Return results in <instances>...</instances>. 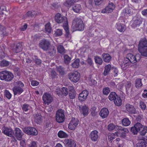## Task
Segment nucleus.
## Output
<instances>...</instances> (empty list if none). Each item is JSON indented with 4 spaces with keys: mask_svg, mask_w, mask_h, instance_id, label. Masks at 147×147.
Wrapping results in <instances>:
<instances>
[{
    "mask_svg": "<svg viewBox=\"0 0 147 147\" xmlns=\"http://www.w3.org/2000/svg\"><path fill=\"white\" fill-rule=\"evenodd\" d=\"M9 64V62L5 60H3L0 63V66L2 67H7Z\"/></svg>",
    "mask_w": 147,
    "mask_h": 147,
    "instance_id": "46",
    "label": "nucleus"
},
{
    "mask_svg": "<svg viewBox=\"0 0 147 147\" xmlns=\"http://www.w3.org/2000/svg\"><path fill=\"white\" fill-rule=\"evenodd\" d=\"M110 92V88L108 87L104 88L103 89V94L105 95H107Z\"/></svg>",
    "mask_w": 147,
    "mask_h": 147,
    "instance_id": "53",
    "label": "nucleus"
},
{
    "mask_svg": "<svg viewBox=\"0 0 147 147\" xmlns=\"http://www.w3.org/2000/svg\"><path fill=\"white\" fill-rule=\"evenodd\" d=\"M143 126L140 123H138L135 124L134 126L131 127L130 131L134 134H136Z\"/></svg>",
    "mask_w": 147,
    "mask_h": 147,
    "instance_id": "10",
    "label": "nucleus"
},
{
    "mask_svg": "<svg viewBox=\"0 0 147 147\" xmlns=\"http://www.w3.org/2000/svg\"><path fill=\"white\" fill-rule=\"evenodd\" d=\"M138 50L142 55L147 57V48L139 49Z\"/></svg>",
    "mask_w": 147,
    "mask_h": 147,
    "instance_id": "42",
    "label": "nucleus"
},
{
    "mask_svg": "<svg viewBox=\"0 0 147 147\" xmlns=\"http://www.w3.org/2000/svg\"><path fill=\"white\" fill-rule=\"evenodd\" d=\"M132 12L131 9L129 8H127L124 9L123 10V13L124 15H127L131 14Z\"/></svg>",
    "mask_w": 147,
    "mask_h": 147,
    "instance_id": "52",
    "label": "nucleus"
},
{
    "mask_svg": "<svg viewBox=\"0 0 147 147\" xmlns=\"http://www.w3.org/2000/svg\"><path fill=\"white\" fill-rule=\"evenodd\" d=\"M80 110L84 115H87L88 114V109L86 105L79 106Z\"/></svg>",
    "mask_w": 147,
    "mask_h": 147,
    "instance_id": "28",
    "label": "nucleus"
},
{
    "mask_svg": "<svg viewBox=\"0 0 147 147\" xmlns=\"http://www.w3.org/2000/svg\"><path fill=\"white\" fill-rule=\"evenodd\" d=\"M42 99L45 104L49 105L52 102L53 98L51 95L47 93H45L43 95Z\"/></svg>",
    "mask_w": 147,
    "mask_h": 147,
    "instance_id": "8",
    "label": "nucleus"
},
{
    "mask_svg": "<svg viewBox=\"0 0 147 147\" xmlns=\"http://www.w3.org/2000/svg\"><path fill=\"white\" fill-rule=\"evenodd\" d=\"M0 39H2L4 36L7 35L8 33L5 30V28L0 25Z\"/></svg>",
    "mask_w": 147,
    "mask_h": 147,
    "instance_id": "30",
    "label": "nucleus"
},
{
    "mask_svg": "<svg viewBox=\"0 0 147 147\" xmlns=\"http://www.w3.org/2000/svg\"><path fill=\"white\" fill-rule=\"evenodd\" d=\"M139 131L140 132V134L145 135L147 132V127L146 126H143L142 127L140 128Z\"/></svg>",
    "mask_w": 147,
    "mask_h": 147,
    "instance_id": "49",
    "label": "nucleus"
},
{
    "mask_svg": "<svg viewBox=\"0 0 147 147\" xmlns=\"http://www.w3.org/2000/svg\"><path fill=\"white\" fill-rule=\"evenodd\" d=\"M98 133L96 130L93 131L91 132L89 135V137L94 142L97 141L99 137Z\"/></svg>",
    "mask_w": 147,
    "mask_h": 147,
    "instance_id": "18",
    "label": "nucleus"
},
{
    "mask_svg": "<svg viewBox=\"0 0 147 147\" xmlns=\"http://www.w3.org/2000/svg\"><path fill=\"white\" fill-rule=\"evenodd\" d=\"M114 102L115 104L117 106H120L122 105V100L119 96L114 101Z\"/></svg>",
    "mask_w": 147,
    "mask_h": 147,
    "instance_id": "39",
    "label": "nucleus"
},
{
    "mask_svg": "<svg viewBox=\"0 0 147 147\" xmlns=\"http://www.w3.org/2000/svg\"><path fill=\"white\" fill-rule=\"evenodd\" d=\"M45 51H47V53L51 56H54L56 52L55 47L51 45Z\"/></svg>",
    "mask_w": 147,
    "mask_h": 147,
    "instance_id": "19",
    "label": "nucleus"
},
{
    "mask_svg": "<svg viewBox=\"0 0 147 147\" xmlns=\"http://www.w3.org/2000/svg\"><path fill=\"white\" fill-rule=\"evenodd\" d=\"M140 104L141 108L143 110L145 109L146 108L145 104L142 101L140 102Z\"/></svg>",
    "mask_w": 147,
    "mask_h": 147,
    "instance_id": "64",
    "label": "nucleus"
},
{
    "mask_svg": "<svg viewBox=\"0 0 147 147\" xmlns=\"http://www.w3.org/2000/svg\"><path fill=\"white\" fill-rule=\"evenodd\" d=\"M116 126L113 123H111L108 126V128L109 131H111L114 129H116L115 127Z\"/></svg>",
    "mask_w": 147,
    "mask_h": 147,
    "instance_id": "56",
    "label": "nucleus"
},
{
    "mask_svg": "<svg viewBox=\"0 0 147 147\" xmlns=\"http://www.w3.org/2000/svg\"><path fill=\"white\" fill-rule=\"evenodd\" d=\"M102 57L104 62L108 63L110 62L111 59V56L107 53H103L102 55Z\"/></svg>",
    "mask_w": 147,
    "mask_h": 147,
    "instance_id": "23",
    "label": "nucleus"
},
{
    "mask_svg": "<svg viewBox=\"0 0 147 147\" xmlns=\"http://www.w3.org/2000/svg\"><path fill=\"white\" fill-rule=\"evenodd\" d=\"M34 61L36 65L39 66H40L42 63L41 60L38 58H36L34 60Z\"/></svg>",
    "mask_w": 147,
    "mask_h": 147,
    "instance_id": "59",
    "label": "nucleus"
},
{
    "mask_svg": "<svg viewBox=\"0 0 147 147\" xmlns=\"http://www.w3.org/2000/svg\"><path fill=\"white\" fill-rule=\"evenodd\" d=\"M2 132L7 136L10 137L13 136L14 134L11 128L5 126L2 128Z\"/></svg>",
    "mask_w": 147,
    "mask_h": 147,
    "instance_id": "9",
    "label": "nucleus"
},
{
    "mask_svg": "<svg viewBox=\"0 0 147 147\" xmlns=\"http://www.w3.org/2000/svg\"><path fill=\"white\" fill-rule=\"evenodd\" d=\"M111 68V65L109 64L105 66L103 74L104 76H106L109 74Z\"/></svg>",
    "mask_w": 147,
    "mask_h": 147,
    "instance_id": "29",
    "label": "nucleus"
},
{
    "mask_svg": "<svg viewBox=\"0 0 147 147\" xmlns=\"http://www.w3.org/2000/svg\"><path fill=\"white\" fill-rule=\"evenodd\" d=\"M122 122L123 125L124 126H128L131 123L130 121L127 118L123 119H122Z\"/></svg>",
    "mask_w": 147,
    "mask_h": 147,
    "instance_id": "47",
    "label": "nucleus"
},
{
    "mask_svg": "<svg viewBox=\"0 0 147 147\" xmlns=\"http://www.w3.org/2000/svg\"><path fill=\"white\" fill-rule=\"evenodd\" d=\"M13 70L15 72L16 75L18 76L20 75V71L19 68L17 67H15L13 69Z\"/></svg>",
    "mask_w": 147,
    "mask_h": 147,
    "instance_id": "58",
    "label": "nucleus"
},
{
    "mask_svg": "<svg viewBox=\"0 0 147 147\" xmlns=\"http://www.w3.org/2000/svg\"><path fill=\"white\" fill-rule=\"evenodd\" d=\"M80 60L78 59H76L72 64V67L74 68H78L79 66Z\"/></svg>",
    "mask_w": 147,
    "mask_h": 147,
    "instance_id": "48",
    "label": "nucleus"
},
{
    "mask_svg": "<svg viewBox=\"0 0 147 147\" xmlns=\"http://www.w3.org/2000/svg\"><path fill=\"white\" fill-rule=\"evenodd\" d=\"M115 8V6L112 3H109L105 9L102 10V12L103 13H109L112 12Z\"/></svg>",
    "mask_w": 147,
    "mask_h": 147,
    "instance_id": "12",
    "label": "nucleus"
},
{
    "mask_svg": "<svg viewBox=\"0 0 147 147\" xmlns=\"http://www.w3.org/2000/svg\"><path fill=\"white\" fill-rule=\"evenodd\" d=\"M78 122L79 121L78 120H76V121H71L68 125L69 129L71 130H74L78 125Z\"/></svg>",
    "mask_w": 147,
    "mask_h": 147,
    "instance_id": "24",
    "label": "nucleus"
},
{
    "mask_svg": "<svg viewBox=\"0 0 147 147\" xmlns=\"http://www.w3.org/2000/svg\"><path fill=\"white\" fill-rule=\"evenodd\" d=\"M22 108L25 113L27 112L30 108V106L28 104H24L22 105Z\"/></svg>",
    "mask_w": 147,
    "mask_h": 147,
    "instance_id": "44",
    "label": "nucleus"
},
{
    "mask_svg": "<svg viewBox=\"0 0 147 147\" xmlns=\"http://www.w3.org/2000/svg\"><path fill=\"white\" fill-rule=\"evenodd\" d=\"M15 95L17 94H20L24 91L20 87L15 86L12 89Z\"/></svg>",
    "mask_w": 147,
    "mask_h": 147,
    "instance_id": "25",
    "label": "nucleus"
},
{
    "mask_svg": "<svg viewBox=\"0 0 147 147\" xmlns=\"http://www.w3.org/2000/svg\"><path fill=\"white\" fill-rule=\"evenodd\" d=\"M147 48V40L145 38H142L139 41L138 49Z\"/></svg>",
    "mask_w": 147,
    "mask_h": 147,
    "instance_id": "15",
    "label": "nucleus"
},
{
    "mask_svg": "<svg viewBox=\"0 0 147 147\" xmlns=\"http://www.w3.org/2000/svg\"><path fill=\"white\" fill-rule=\"evenodd\" d=\"M135 86L137 88L141 87L142 85V79L141 78H137L135 80Z\"/></svg>",
    "mask_w": 147,
    "mask_h": 147,
    "instance_id": "34",
    "label": "nucleus"
},
{
    "mask_svg": "<svg viewBox=\"0 0 147 147\" xmlns=\"http://www.w3.org/2000/svg\"><path fill=\"white\" fill-rule=\"evenodd\" d=\"M109 114V111L107 108H103L100 110L99 115L102 118L104 119L107 117Z\"/></svg>",
    "mask_w": 147,
    "mask_h": 147,
    "instance_id": "16",
    "label": "nucleus"
},
{
    "mask_svg": "<svg viewBox=\"0 0 147 147\" xmlns=\"http://www.w3.org/2000/svg\"><path fill=\"white\" fill-rule=\"evenodd\" d=\"M125 107L127 111L130 113L135 114L136 113L135 108L132 105L127 104L125 105Z\"/></svg>",
    "mask_w": 147,
    "mask_h": 147,
    "instance_id": "22",
    "label": "nucleus"
},
{
    "mask_svg": "<svg viewBox=\"0 0 147 147\" xmlns=\"http://www.w3.org/2000/svg\"><path fill=\"white\" fill-rule=\"evenodd\" d=\"M55 19L56 22L59 24L64 22L63 26L66 32V35H68L69 33V30L67 18L61 14L58 13L55 16Z\"/></svg>",
    "mask_w": 147,
    "mask_h": 147,
    "instance_id": "1",
    "label": "nucleus"
},
{
    "mask_svg": "<svg viewBox=\"0 0 147 147\" xmlns=\"http://www.w3.org/2000/svg\"><path fill=\"white\" fill-rule=\"evenodd\" d=\"M117 28L120 32H123L125 30V27L124 25L120 23L117 24Z\"/></svg>",
    "mask_w": 147,
    "mask_h": 147,
    "instance_id": "32",
    "label": "nucleus"
},
{
    "mask_svg": "<svg viewBox=\"0 0 147 147\" xmlns=\"http://www.w3.org/2000/svg\"><path fill=\"white\" fill-rule=\"evenodd\" d=\"M68 76L71 81L74 82H76L79 80L80 74L77 72H75L69 74Z\"/></svg>",
    "mask_w": 147,
    "mask_h": 147,
    "instance_id": "7",
    "label": "nucleus"
},
{
    "mask_svg": "<svg viewBox=\"0 0 147 147\" xmlns=\"http://www.w3.org/2000/svg\"><path fill=\"white\" fill-rule=\"evenodd\" d=\"M138 140H143L147 144V136H145V135L140 134L138 137Z\"/></svg>",
    "mask_w": 147,
    "mask_h": 147,
    "instance_id": "45",
    "label": "nucleus"
},
{
    "mask_svg": "<svg viewBox=\"0 0 147 147\" xmlns=\"http://www.w3.org/2000/svg\"><path fill=\"white\" fill-rule=\"evenodd\" d=\"M82 7L80 5L76 4L72 7V10L76 13H78L81 9Z\"/></svg>",
    "mask_w": 147,
    "mask_h": 147,
    "instance_id": "36",
    "label": "nucleus"
},
{
    "mask_svg": "<svg viewBox=\"0 0 147 147\" xmlns=\"http://www.w3.org/2000/svg\"><path fill=\"white\" fill-rule=\"evenodd\" d=\"M13 74L10 72L3 71L0 72V79L8 82L11 81L13 78Z\"/></svg>",
    "mask_w": 147,
    "mask_h": 147,
    "instance_id": "3",
    "label": "nucleus"
},
{
    "mask_svg": "<svg viewBox=\"0 0 147 147\" xmlns=\"http://www.w3.org/2000/svg\"><path fill=\"white\" fill-rule=\"evenodd\" d=\"M64 144L66 147H75L76 144L71 139H65L64 141Z\"/></svg>",
    "mask_w": 147,
    "mask_h": 147,
    "instance_id": "14",
    "label": "nucleus"
},
{
    "mask_svg": "<svg viewBox=\"0 0 147 147\" xmlns=\"http://www.w3.org/2000/svg\"><path fill=\"white\" fill-rule=\"evenodd\" d=\"M57 71L61 75H64L65 74L64 69L61 66H59L57 67Z\"/></svg>",
    "mask_w": 147,
    "mask_h": 147,
    "instance_id": "50",
    "label": "nucleus"
},
{
    "mask_svg": "<svg viewBox=\"0 0 147 147\" xmlns=\"http://www.w3.org/2000/svg\"><path fill=\"white\" fill-rule=\"evenodd\" d=\"M129 63V62L127 61H125L124 59L123 63L120 65L122 69L123 70H126L129 66V64H128Z\"/></svg>",
    "mask_w": 147,
    "mask_h": 147,
    "instance_id": "35",
    "label": "nucleus"
},
{
    "mask_svg": "<svg viewBox=\"0 0 147 147\" xmlns=\"http://www.w3.org/2000/svg\"><path fill=\"white\" fill-rule=\"evenodd\" d=\"M76 0H67L63 3L64 5L67 7L69 8L76 2Z\"/></svg>",
    "mask_w": 147,
    "mask_h": 147,
    "instance_id": "31",
    "label": "nucleus"
},
{
    "mask_svg": "<svg viewBox=\"0 0 147 147\" xmlns=\"http://www.w3.org/2000/svg\"><path fill=\"white\" fill-rule=\"evenodd\" d=\"M131 83L130 82H127L125 85L126 92H128V91L129 90V89L131 87Z\"/></svg>",
    "mask_w": 147,
    "mask_h": 147,
    "instance_id": "60",
    "label": "nucleus"
},
{
    "mask_svg": "<svg viewBox=\"0 0 147 147\" xmlns=\"http://www.w3.org/2000/svg\"><path fill=\"white\" fill-rule=\"evenodd\" d=\"M146 144L144 141H139L137 144V147H146Z\"/></svg>",
    "mask_w": 147,
    "mask_h": 147,
    "instance_id": "51",
    "label": "nucleus"
},
{
    "mask_svg": "<svg viewBox=\"0 0 147 147\" xmlns=\"http://www.w3.org/2000/svg\"><path fill=\"white\" fill-rule=\"evenodd\" d=\"M45 29L46 31L50 33L51 30V28L49 24H47L45 26Z\"/></svg>",
    "mask_w": 147,
    "mask_h": 147,
    "instance_id": "61",
    "label": "nucleus"
},
{
    "mask_svg": "<svg viewBox=\"0 0 147 147\" xmlns=\"http://www.w3.org/2000/svg\"><path fill=\"white\" fill-rule=\"evenodd\" d=\"M22 43H18L15 45L12 50L16 53H19L21 51L22 49Z\"/></svg>",
    "mask_w": 147,
    "mask_h": 147,
    "instance_id": "21",
    "label": "nucleus"
},
{
    "mask_svg": "<svg viewBox=\"0 0 147 147\" xmlns=\"http://www.w3.org/2000/svg\"><path fill=\"white\" fill-rule=\"evenodd\" d=\"M57 49L58 52L61 54H63L66 52V51L62 45L58 46L57 47Z\"/></svg>",
    "mask_w": 147,
    "mask_h": 147,
    "instance_id": "37",
    "label": "nucleus"
},
{
    "mask_svg": "<svg viewBox=\"0 0 147 147\" xmlns=\"http://www.w3.org/2000/svg\"><path fill=\"white\" fill-rule=\"evenodd\" d=\"M104 0H94L95 4L96 5H100L103 2Z\"/></svg>",
    "mask_w": 147,
    "mask_h": 147,
    "instance_id": "62",
    "label": "nucleus"
},
{
    "mask_svg": "<svg viewBox=\"0 0 147 147\" xmlns=\"http://www.w3.org/2000/svg\"><path fill=\"white\" fill-rule=\"evenodd\" d=\"M51 45V42L47 39L41 40L39 43V47L44 51L48 49Z\"/></svg>",
    "mask_w": 147,
    "mask_h": 147,
    "instance_id": "6",
    "label": "nucleus"
},
{
    "mask_svg": "<svg viewBox=\"0 0 147 147\" xmlns=\"http://www.w3.org/2000/svg\"><path fill=\"white\" fill-rule=\"evenodd\" d=\"M15 134L14 135L16 138L18 140L21 139L23 133L22 131L18 128H16L14 130Z\"/></svg>",
    "mask_w": 147,
    "mask_h": 147,
    "instance_id": "17",
    "label": "nucleus"
},
{
    "mask_svg": "<svg viewBox=\"0 0 147 147\" xmlns=\"http://www.w3.org/2000/svg\"><path fill=\"white\" fill-rule=\"evenodd\" d=\"M112 69L113 70L114 76L115 77L117 76L118 75V72L117 69L116 67H112Z\"/></svg>",
    "mask_w": 147,
    "mask_h": 147,
    "instance_id": "63",
    "label": "nucleus"
},
{
    "mask_svg": "<svg viewBox=\"0 0 147 147\" xmlns=\"http://www.w3.org/2000/svg\"><path fill=\"white\" fill-rule=\"evenodd\" d=\"M36 14L34 11H28L26 15L28 17H33Z\"/></svg>",
    "mask_w": 147,
    "mask_h": 147,
    "instance_id": "54",
    "label": "nucleus"
},
{
    "mask_svg": "<svg viewBox=\"0 0 147 147\" xmlns=\"http://www.w3.org/2000/svg\"><path fill=\"white\" fill-rule=\"evenodd\" d=\"M124 59L125 61H127L129 63H134L136 62V60H135L136 59L135 58V56L131 53L127 54Z\"/></svg>",
    "mask_w": 147,
    "mask_h": 147,
    "instance_id": "13",
    "label": "nucleus"
},
{
    "mask_svg": "<svg viewBox=\"0 0 147 147\" xmlns=\"http://www.w3.org/2000/svg\"><path fill=\"white\" fill-rule=\"evenodd\" d=\"M142 21V20L141 18L137 17L134 22L133 25H134V26L140 25Z\"/></svg>",
    "mask_w": 147,
    "mask_h": 147,
    "instance_id": "41",
    "label": "nucleus"
},
{
    "mask_svg": "<svg viewBox=\"0 0 147 147\" xmlns=\"http://www.w3.org/2000/svg\"><path fill=\"white\" fill-rule=\"evenodd\" d=\"M69 91V95L70 99H74L76 97V93L73 87H71Z\"/></svg>",
    "mask_w": 147,
    "mask_h": 147,
    "instance_id": "27",
    "label": "nucleus"
},
{
    "mask_svg": "<svg viewBox=\"0 0 147 147\" xmlns=\"http://www.w3.org/2000/svg\"><path fill=\"white\" fill-rule=\"evenodd\" d=\"M58 136L61 138H65L67 137V134L63 131L60 130L58 133Z\"/></svg>",
    "mask_w": 147,
    "mask_h": 147,
    "instance_id": "40",
    "label": "nucleus"
},
{
    "mask_svg": "<svg viewBox=\"0 0 147 147\" xmlns=\"http://www.w3.org/2000/svg\"><path fill=\"white\" fill-rule=\"evenodd\" d=\"M84 27L83 22L80 18H76L73 20L72 27L74 30L81 31L84 30Z\"/></svg>",
    "mask_w": 147,
    "mask_h": 147,
    "instance_id": "2",
    "label": "nucleus"
},
{
    "mask_svg": "<svg viewBox=\"0 0 147 147\" xmlns=\"http://www.w3.org/2000/svg\"><path fill=\"white\" fill-rule=\"evenodd\" d=\"M118 96H119L115 92H112L110 93L109 96V99L111 101H114Z\"/></svg>",
    "mask_w": 147,
    "mask_h": 147,
    "instance_id": "33",
    "label": "nucleus"
},
{
    "mask_svg": "<svg viewBox=\"0 0 147 147\" xmlns=\"http://www.w3.org/2000/svg\"><path fill=\"white\" fill-rule=\"evenodd\" d=\"M4 94L6 98L9 99H10L11 97V94L7 90H5Z\"/></svg>",
    "mask_w": 147,
    "mask_h": 147,
    "instance_id": "55",
    "label": "nucleus"
},
{
    "mask_svg": "<svg viewBox=\"0 0 147 147\" xmlns=\"http://www.w3.org/2000/svg\"><path fill=\"white\" fill-rule=\"evenodd\" d=\"M57 94L59 96H61L63 94L64 96H66L68 94V90L66 87H63L61 88V90H59V92L58 90L56 91Z\"/></svg>",
    "mask_w": 147,
    "mask_h": 147,
    "instance_id": "20",
    "label": "nucleus"
},
{
    "mask_svg": "<svg viewBox=\"0 0 147 147\" xmlns=\"http://www.w3.org/2000/svg\"><path fill=\"white\" fill-rule=\"evenodd\" d=\"M64 62L66 64H69L71 60V58L67 55H64L63 56Z\"/></svg>",
    "mask_w": 147,
    "mask_h": 147,
    "instance_id": "43",
    "label": "nucleus"
},
{
    "mask_svg": "<svg viewBox=\"0 0 147 147\" xmlns=\"http://www.w3.org/2000/svg\"><path fill=\"white\" fill-rule=\"evenodd\" d=\"M24 132L28 135L35 136L38 134L37 130L34 127H26L23 129Z\"/></svg>",
    "mask_w": 147,
    "mask_h": 147,
    "instance_id": "5",
    "label": "nucleus"
},
{
    "mask_svg": "<svg viewBox=\"0 0 147 147\" xmlns=\"http://www.w3.org/2000/svg\"><path fill=\"white\" fill-rule=\"evenodd\" d=\"M34 121L37 124H40L42 121V116L40 113H37L34 115Z\"/></svg>",
    "mask_w": 147,
    "mask_h": 147,
    "instance_id": "26",
    "label": "nucleus"
},
{
    "mask_svg": "<svg viewBox=\"0 0 147 147\" xmlns=\"http://www.w3.org/2000/svg\"><path fill=\"white\" fill-rule=\"evenodd\" d=\"M62 30L59 29H57L55 31V35L57 36H59L62 35Z\"/></svg>",
    "mask_w": 147,
    "mask_h": 147,
    "instance_id": "57",
    "label": "nucleus"
},
{
    "mask_svg": "<svg viewBox=\"0 0 147 147\" xmlns=\"http://www.w3.org/2000/svg\"><path fill=\"white\" fill-rule=\"evenodd\" d=\"M94 59L95 63L96 64H98L100 65H102L103 62L102 59L99 57L97 56H96L94 57Z\"/></svg>",
    "mask_w": 147,
    "mask_h": 147,
    "instance_id": "38",
    "label": "nucleus"
},
{
    "mask_svg": "<svg viewBox=\"0 0 147 147\" xmlns=\"http://www.w3.org/2000/svg\"><path fill=\"white\" fill-rule=\"evenodd\" d=\"M88 94V92L87 90H83L79 94L78 99L81 101H84L87 98Z\"/></svg>",
    "mask_w": 147,
    "mask_h": 147,
    "instance_id": "11",
    "label": "nucleus"
},
{
    "mask_svg": "<svg viewBox=\"0 0 147 147\" xmlns=\"http://www.w3.org/2000/svg\"><path fill=\"white\" fill-rule=\"evenodd\" d=\"M56 120L59 123H63L65 120L64 111L61 109H59L56 112Z\"/></svg>",
    "mask_w": 147,
    "mask_h": 147,
    "instance_id": "4",
    "label": "nucleus"
}]
</instances>
